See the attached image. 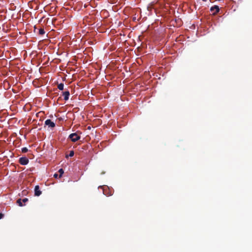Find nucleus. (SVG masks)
Wrapping results in <instances>:
<instances>
[{
  "label": "nucleus",
  "mask_w": 252,
  "mask_h": 252,
  "mask_svg": "<svg viewBox=\"0 0 252 252\" xmlns=\"http://www.w3.org/2000/svg\"><path fill=\"white\" fill-rule=\"evenodd\" d=\"M28 151V149L27 147H23L22 148V153H26Z\"/></svg>",
  "instance_id": "obj_11"
},
{
  "label": "nucleus",
  "mask_w": 252,
  "mask_h": 252,
  "mask_svg": "<svg viewBox=\"0 0 252 252\" xmlns=\"http://www.w3.org/2000/svg\"><path fill=\"white\" fill-rule=\"evenodd\" d=\"M74 151H70V153H69V156L70 157H73V156H74Z\"/></svg>",
  "instance_id": "obj_12"
},
{
  "label": "nucleus",
  "mask_w": 252,
  "mask_h": 252,
  "mask_svg": "<svg viewBox=\"0 0 252 252\" xmlns=\"http://www.w3.org/2000/svg\"><path fill=\"white\" fill-rule=\"evenodd\" d=\"M58 173H54V177L55 178H57L58 177Z\"/></svg>",
  "instance_id": "obj_16"
},
{
  "label": "nucleus",
  "mask_w": 252,
  "mask_h": 252,
  "mask_svg": "<svg viewBox=\"0 0 252 252\" xmlns=\"http://www.w3.org/2000/svg\"><path fill=\"white\" fill-rule=\"evenodd\" d=\"M58 120L59 121H62V120H63V119H62V118H59L58 119Z\"/></svg>",
  "instance_id": "obj_17"
},
{
  "label": "nucleus",
  "mask_w": 252,
  "mask_h": 252,
  "mask_svg": "<svg viewBox=\"0 0 252 252\" xmlns=\"http://www.w3.org/2000/svg\"><path fill=\"white\" fill-rule=\"evenodd\" d=\"M22 202L24 203H26L28 201V199L27 198H25L23 199L22 200Z\"/></svg>",
  "instance_id": "obj_13"
},
{
  "label": "nucleus",
  "mask_w": 252,
  "mask_h": 252,
  "mask_svg": "<svg viewBox=\"0 0 252 252\" xmlns=\"http://www.w3.org/2000/svg\"><path fill=\"white\" fill-rule=\"evenodd\" d=\"M88 129H91V127H88Z\"/></svg>",
  "instance_id": "obj_18"
},
{
  "label": "nucleus",
  "mask_w": 252,
  "mask_h": 252,
  "mask_svg": "<svg viewBox=\"0 0 252 252\" xmlns=\"http://www.w3.org/2000/svg\"><path fill=\"white\" fill-rule=\"evenodd\" d=\"M3 127H0V136H6L7 131L5 129L3 128Z\"/></svg>",
  "instance_id": "obj_4"
},
{
  "label": "nucleus",
  "mask_w": 252,
  "mask_h": 252,
  "mask_svg": "<svg viewBox=\"0 0 252 252\" xmlns=\"http://www.w3.org/2000/svg\"><path fill=\"white\" fill-rule=\"evenodd\" d=\"M58 88L59 90H63V84L62 83L58 85Z\"/></svg>",
  "instance_id": "obj_10"
},
{
  "label": "nucleus",
  "mask_w": 252,
  "mask_h": 252,
  "mask_svg": "<svg viewBox=\"0 0 252 252\" xmlns=\"http://www.w3.org/2000/svg\"><path fill=\"white\" fill-rule=\"evenodd\" d=\"M39 33H40V34H44V30H42V29L40 30H39Z\"/></svg>",
  "instance_id": "obj_14"
},
{
  "label": "nucleus",
  "mask_w": 252,
  "mask_h": 252,
  "mask_svg": "<svg viewBox=\"0 0 252 252\" xmlns=\"http://www.w3.org/2000/svg\"><path fill=\"white\" fill-rule=\"evenodd\" d=\"M41 194V191L39 189V186H36L34 188V195L39 196Z\"/></svg>",
  "instance_id": "obj_3"
},
{
  "label": "nucleus",
  "mask_w": 252,
  "mask_h": 252,
  "mask_svg": "<svg viewBox=\"0 0 252 252\" xmlns=\"http://www.w3.org/2000/svg\"><path fill=\"white\" fill-rule=\"evenodd\" d=\"M69 138L71 139V140L75 142L77 140H79L80 137L76 133H72L69 135Z\"/></svg>",
  "instance_id": "obj_2"
},
{
  "label": "nucleus",
  "mask_w": 252,
  "mask_h": 252,
  "mask_svg": "<svg viewBox=\"0 0 252 252\" xmlns=\"http://www.w3.org/2000/svg\"><path fill=\"white\" fill-rule=\"evenodd\" d=\"M69 94H70L69 92L68 91H65L63 93V96L64 99L65 100H67L68 99Z\"/></svg>",
  "instance_id": "obj_5"
},
{
  "label": "nucleus",
  "mask_w": 252,
  "mask_h": 252,
  "mask_svg": "<svg viewBox=\"0 0 252 252\" xmlns=\"http://www.w3.org/2000/svg\"><path fill=\"white\" fill-rule=\"evenodd\" d=\"M22 201L21 199H19L17 200V204L18 205V206H23V205L22 204Z\"/></svg>",
  "instance_id": "obj_9"
},
{
  "label": "nucleus",
  "mask_w": 252,
  "mask_h": 252,
  "mask_svg": "<svg viewBox=\"0 0 252 252\" xmlns=\"http://www.w3.org/2000/svg\"><path fill=\"white\" fill-rule=\"evenodd\" d=\"M58 172L59 173V177L60 178L62 177L63 176V174L64 173V171H63V169L62 168H60L59 171H58Z\"/></svg>",
  "instance_id": "obj_8"
},
{
  "label": "nucleus",
  "mask_w": 252,
  "mask_h": 252,
  "mask_svg": "<svg viewBox=\"0 0 252 252\" xmlns=\"http://www.w3.org/2000/svg\"><path fill=\"white\" fill-rule=\"evenodd\" d=\"M4 217V214L0 213V220Z\"/></svg>",
  "instance_id": "obj_15"
},
{
  "label": "nucleus",
  "mask_w": 252,
  "mask_h": 252,
  "mask_svg": "<svg viewBox=\"0 0 252 252\" xmlns=\"http://www.w3.org/2000/svg\"><path fill=\"white\" fill-rule=\"evenodd\" d=\"M45 124L49 126H55V124L50 120H47L45 122Z\"/></svg>",
  "instance_id": "obj_6"
},
{
  "label": "nucleus",
  "mask_w": 252,
  "mask_h": 252,
  "mask_svg": "<svg viewBox=\"0 0 252 252\" xmlns=\"http://www.w3.org/2000/svg\"><path fill=\"white\" fill-rule=\"evenodd\" d=\"M203 1H206V0H203Z\"/></svg>",
  "instance_id": "obj_19"
},
{
  "label": "nucleus",
  "mask_w": 252,
  "mask_h": 252,
  "mask_svg": "<svg viewBox=\"0 0 252 252\" xmlns=\"http://www.w3.org/2000/svg\"><path fill=\"white\" fill-rule=\"evenodd\" d=\"M19 162L20 163L21 165H26L28 164L29 159L26 157H23L19 159Z\"/></svg>",
  "instance_id": "obj_1"
},
{
  "label": "nucleus",
  "mask_w": 252,
  "mask_h": 252,
  "mask_svg": "<svg viewBox=\"0 0 252 252\" xmlns=\"http://www.w3.org/2000/svg\"><path fill=\"white\" fill-rule=\"evenodd\" d=\"M211 10L212 11H215L214 13H217V12H219V7L218 6H213V7H211Z\"/></svg>",
  "instance_id": "obj_7"
}]
</instances>
